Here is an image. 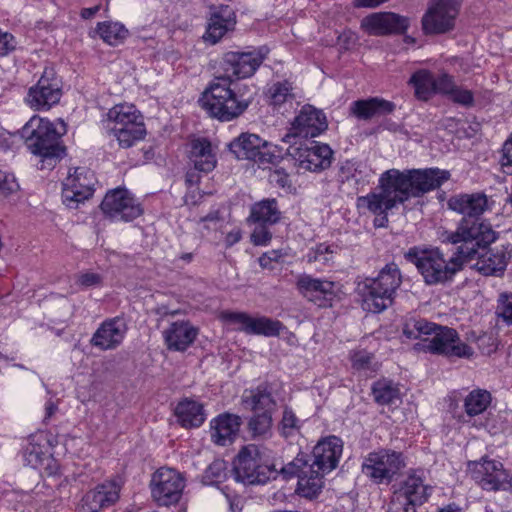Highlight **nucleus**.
I'll return each mask as SVG.
<instances>
[{
	"instance_id": "1",
	"label": "nucleus",
	"mask_w": 512,
	"mask_h": 512,
	"mask_svg": "<svg viewBox=\"0 0 512 512\" xmlns=\"http://www.w3.org/2000/svg\"><path fill=\"white\" fill-rule=\"evenodd\" d=\"M450 178L448 170L439 168L426 169H389L380 175L379 192L360 197L359 202L370 212L377 215L374 225L385 227L387 212L405 203L410 198L422 197L424 194L438 189Z\"/></svg>"
},
{
	"instance_id": "2",
	"label": "nucleus",
	"mask_w": 512,
	"mask_h": 512,
	"mask_svg": "<svg viewBox=\"0 0 512 512\" xmlns=\"http://www.w3.org/2000/svg\"><path fill=\"white\" fill-rule=\"evenodd\" d=\"M403 334L408 339L423 338V350L431 354L464 359H470L474 355L473 348L460 339L455 329L437 325L423 318L407 319L403 326Z\"/></svg>"
},
{
	"instance_id": "3",
	"label": "nucleus",
	"mask_w": 512,
	"mask_h": 512,
	"mask_svg": "<svg viewBox=\"0 0 512 512\" xmlns=\"http://www.w3.org/2000/svg\"><path fill=\"white\" fill-rule=\"evenodd\" d=\"M402 284L401 271L394 262L383 267L376 277L358 283L357 293L364 311L381 313L390 307Z\"/></svg>"
},
{
	"instance_id": "4",
	"label": "nucleus",
	"mask_w": 512,
	"mask_h": 512,
	"mask_svg": "<svg viewBox=\"0 0 512 512\" xmlns=\"http://www.w3.org/2000/svg\"><path fill=\"white\" fill-rule=\"evenodd\" d=\"M497 239L492 225L483 219H461L455 231L446 233L443 242L456 245L454 252L463 262L475 259Z\"/></svg>"
},
{
	"instance_id": "5",
	"label": "nucleus",
	"mask_w": 512,
	"mask_h": 512,
	"mask_svg": "<svg viewBox=\"0 0 512 512\" xmlns=\"http://www.w3.org/2000/svg\"><path fill=\"white\" fill-rule=\"evenodd\" d=\"M404 258L416 266L428 285L450 281L462 269L463 262L453 253L446 259L439 248L414 246L404 253Z\"/></svg>"
},
{
	"instance_id": "6",
	"label": "nucleus",
	"mask_w": 512,
	"mask_h": 512,
	"mask_svg": "<svg viewBox=\"0 0 512 512\" xmlns=\"http://www.w3.org/2000/svg\"><path fill=\"white\" fill-rule=\"evenodd\" d=\"M231 84V80L226 77H216L199 100L211 117L222 122L238 118L250 104V101L235 93Z\"/></svg>"
},
{
	"instance_id": "7",
	"label": "nucleus",
	"mask_w": 512,
	"mask_h": 512,
	"mask_svg": "<svg viewBox=\"0 0 512 512\" xmlns=\"http://www.w3.org/2000/svg\"><path fill=\"white\" fill-rule=\"evenodd\" d=\"M63 133L59 132L52 122L36 115L21 129V137L28 150L40 156L42 162L49 161V165L60 159L65 152L64 146L61 145Z\"/></svg>"
},
{
	"instance_id": "8",
	"label": "nucleus",
	"mask_w": 512,
	"mask_h": 512,
	"mask_svg": "<svg viewBox=\"0 0 512 512\" xmlns=\"http://www.w3.org/2000/svg\"><path fill=\"white\" fill-rule=\"evenodd\" d=\"M233 472L236 481L245 485L265 484L277 475L275 465L266 463L262 449L252 444L239 451Z\"/></svg>"
},
{
	"instance_id": "9",
	"label": "nucleus",
	"mask_w": 512,
	"mask_h": 512,
	"mask_svg": "<svg viewBox=\"0 0 512 512\" xmlns=\"http://www.w3.org/2000/svg\"><path fill=\"white\" fill-rule=\"evenodd\" d=\"M107 120L114 124L111 129L123 148L132 147L146 135L143 116L134 105H115L107 112Z\"/></svg>"
},
{
	"instance_id": "10",
	"label": "nucleus",
	"mask_w": 512,
	"mask_h": 512,
	"mask_svg": "<svg viewBox=\"0 0 512 512\" xmlns=\"http://www.w3.org/2000/svg\"><path fill=\"white\" fill-rule=\"evenodd\" d=\"M332 158L333 151L327 144L313 141L309 145H290L280 161L291 163L298 173L320 172L331 166Z\"/></svg>"
},
{
	"instance_id": "11",
	"label": "nucleus",
	"mask_w": 512,
	"mask_h": 512,
	"mask_svg": "<svg viewBox=\"0 0 512 512\" xmlns=\"http://www.w3.org/2000/svg\"><path fill=\"white\" fill-rule=\"evenodd\" d=\"M231 153L240 160H250L259 166L276 164L283 158L282 149L269 144L258 135L242 133L228 145Z\"/></svg>"
},
{
	"instance_id": "12",
	"label": "nucleus",
	"mask_w": 512,
	"mask_h": 512,
	"mask_svg": "<svg viewBox=\"0 0 512 512\" xmlns=\"http://www.w3.org/2000/svg\"><path fill=\"white\" fill-rule=\"evenodd\" d=\"M280 471L287 477L298 478L296 491L307 499L316 498L324 487L325 473L310 464L307 454H298L292 461L282 466Z\"/></svg>"
},
{
	"instance_id": "13",
	"label": "nucleus",
	"mask_w": 512,
	"mask_h": 512,
	"mask_svg": "<svg viewBox=\"0 0 512 512\" xmlns=\"http://www.w3.org/2000/svg\"><path fill=\"white\" fill-rule=\"evenodd\" d=\"M405 465V459L401 452L381 449L371 452L365 457L362 463V472L377 484L390 483Z\"/></svg>"
},
{
	"instance_id": "14",
	"label": "nucleus",
	"mask_w": 512,
	"mask_h": 512,
	"mask_svg": "<svg viewBox=\"0 0 512 512\" xmlns=\"http://www.w3.org/2000/svg\"><path fill=\"white\" fill-rule=\"evenodd\" d=\"M461 0H429L421 23L426 35L444 34L455 26Z\"/></svg>"
},
{
	"instance_id": "15",
	"label": "nucleus",
	"mask_w": 512,
	"mask_h": 512,
	"mask_svg": "<svg viewBox=\"0 0 512 512\" xmlns=\"http://www.w3.org/2000/svg\"><path fill=\"white\" fill-rule=\"evenodd\" d=\"M185 487V479L178 471L161 467L153 473L150 490L153 500L160 506H170L179 502Z\"/></svg>"
},
{
	"instance_id": "16",
	"label": "nucleus",
	"mask_w": 512,
	"mask_h": 512,
	"mask_svg": "<svg viewBox=\"0 0 512 512\" xmlns=\"http://www.w3.org/2000/svg\"><path fill=\"white\" fill-rule=\"evenodd\" d=\"M101 210L115 221L129 222L143 213L140 203L125 188H116L106 193Z\"/></svg>"
},
{
	"instance_id": "17",
	"label": "nucleus",
	"mask_w": 512,
	"mask_h": 512,
	"mask_svg": "<svg viewBox=\"0 0 512 512\" xmlns=\"http://www.w3.org/2000/svg\"><path fill=\"white\" fill-rule=\"evenodd\" d=\"M268 52L266 47H260L248 52L230 51L225 53L221 62L225 77L229 80L230 77L238 79L251 77L263 63Z\"/></svg>"
},
{
	"instance_id": "18",
	"label": "nucleus",
	"mask_w": 512,
	"mask_h": 512,
	"mask_svg": "<svg viewBox=\"0 0 512 512\" xmlns=\"http://www.w3.org/2000/svg\"><path fill=\"white\" fill-rule=\"evenodd\" d=\"M61 96L60 79L53 69L46 68L36 85L29 89L26 102L34 110H49Z\"/></svg>"
},
{
	"instance_id": "19",
	"label": "nucleus",
	"mask_w": 512,
	"mask_h": 512,
	"mask_svg": "<svg viewBox=\"0 0 512 512\" xmlns=\"http://www.w3.org/2000/svg\"><path fill=\"white\" fill-rule=\"evenodd\" d=\"M96 179L94 173L85 168L77 167L63 181L62 200L69 208H77L93 195Z\"/></svg>"
},
{
	"instance_id": "20",
	"label": "nucleus",
	"mask_w": 512,
	"mask_h": 512,
	"mask_svg": "<svg viewBox=\"0 0 512 512\" xmlns=\"http://www.w3.org/2000/svg\"><path fill=\"white\" fill-rule=\"evenodd\" d=\"M468 471L472 479L487 491L506 490L508 472L500 461L482 458L469 462Z\"/></svg>"
},
{
	"instance_id": "21",
	"label": "nucleus",
	"mask_w": 512,
	"mask_h": 512,
	"mask_svg": "<svg viewBox=\"0 0 512 512\" xmlns=\"http://www.w3.org/2000/svg\"><path fill=\"white\" fill-rule=\"evenodd\" d=\"M327 128L326 117L322 111L311 105H305L291 124L289 133L282 141L290 143L292 138H314Z\"/></svg>"
},
{
	"instance_id": "22",
	"label": "nucleus",
	"mask_w": 512,
	"mask_h": 512,
	"mask_svg": "<svg viewBox=\"0 0 512 512\" xmlns=\"http://www.w3.org/2000/svg\"><path fill=\"white\" fill-rule=\"evenodd\" d=\"M223 319L239 325V330L246 334L263 335L265 337L279 336L283 330V324L265 316L251 317L245 312H225Z\"/></svg>"
},
{
	"instance_id": "23",
	"label": "nucleus",
	"mask_w": 512,
	"mask_h": 512,
	"mask_svg": "<svg viewBox=\"0 0 512 512\" xmlns=\"http://www.w3.org/2000/svg\"><path fill=\"white\" fill-rule=\"evenodd\" d=\"M128 331V326L122 317H113L104 320L93 333L90 344L101 350H115L118 348Z\"/></svg>"
},
{
	"instance_id": "24",
	"label": "nucleus",
	"mask_w": 512,
	"mask_h": 512,
	"mask_svg": "<svg viewBox=\"0 0 512 512\" xmlns=\"http://www.w3.org/2000/svg\"><path fill=\"white\" fill-rule=\"evenodd\" d=\"M342 451V440L336 436H329L316 444L308 460L314 468L327 474L337 467Z\"/></svg>"
},
{
	"instance_id": "25",
	"label": "nucleus",
	"mask_w": 512,
	"mask_h": 512,
	"mask_svg": "<svg viewBox=\"0 0 512 512\" xmlns=\"http://www.w3.org/2000/svg\"><path fill=\"white\" fill-rule=\"evenodd\" d=\"M408 26V18L391 12L373 13L361 21V27L368 34L375 36L403 33Z\"/></svg>"
},
{
	"instance_id": "26",
	"label": "nucleus",
	"mask_w": 512,
	"mask_h": 512,
	"mask_svg": "<svg viewBox=\"0 0 512 512\" xmlns=\"http://www.w3.org/2000/svg\"><path fill=\"white\" fill-rule=\"evenodd\" d=\"M121 485L119 482L105 481L89 490L82 498L81 512H98L105 507L115 504L120 497Z\"/></svg>"
},
{
	"instance_id": "27",
	"label": "nucleus",
	"mask_w": 512,
	"mask_h": 512,
	"mask_svg": "<svg viewBox=\"0 0 512 512\" xmlns=\"http://www.w3.org/2000/svg\"><path fill=\"white\" fill-rule=\"evenodd\" d=\"M432 493V487L425 483L422 473L413 471L399 484L393 496L417 506L424 504Z\"/></svg>"
},
{
	"instance_id": "28",
	"label": "nucleus",
	"mask_w": 512,
	"mask_h": 512,
	"mask_svg": "<svg viewBox=\"0 0 512 512\" xmlns=\"http://www.w3.org/2000/svg\"><path fill=\"white\" fill-rule=\"evenodd\" d=\"M199 330L190 321L172 322L164 331L163 339L168 350L184 352L196 340Z\"/></svg>"
},
{
	"instance_id": "29",
	"label": "nucleus",
	"mask_w": 512,
	"mask_h": 512,
	"mask_svg": "<svg viewBox=\"0 0 512 512\" xmlns=\"http://www.w3.org/2000/svg\"><path fill=\"white\" fill-rule=\"evenodd\" d=\"M298 292L309 301L324 306L327 300L334 295V283L328 280L314 278L309 274H302L296 280Z\"/></svg>"
},
{
	"instance_id": "30",
	"label": "nucleus",
	"mask_w": 512,
	"mask_h": 512,
	"mask_svg": "<svg viewBox=\"0 0 512 512\" xmlns=\"http://www.w3.org/2000/svg\"><path fill=\"white\" fill-rule=\"evenodd\" d=\"M447 205L452 211L462 214V219H481L480 216L489 209L488 197L480 192L452 196Z\"/></svg>"
},
{
	"instance_id": "31",
	"label": "nucleus",
	"mask_w": 512,
	"mask_h": 512,
	"mask_svg": "<svg viewBox=\"0 0 512 512\" xmlns=\"http://www.w3.org/2000/svg\"><path fill=\"white\" fill-rule=\"evenodd\" d=\"M235 24L236 16L231 7L226 5L213 8L203 37L206 42L216 44L228 31L234 29Z\"/></svg>"
},
{
	"instance_id": "32",
	"label": "nucleus",
	"mask_w": 512,
	"mask_h": 512,
	"mask_svg": "<svg viewBox=\"0 0 512 512\" xmlns=\"http://www.w3.org/2000/svg\"><path fill=\"white\" fill-rule=\"evenodd\" d=\"M241 425V418L235 414L224 413L210 422L211 439L221 446L231 443L236 437Z\"/></svg>"
},
{
	"instance_id": "33",
	"label": "nucleus",
	"mask_w": 512,
	"mask_h": 512,
	"mask_svg": "<svg viewBox=\"0 0 512 512\" xmlns=\"http://www.w3.org/2000/svg\"><path fill=\"white\" fill-rule=\"evenodd\" d=\"M242 403L246 409L254 413L272 414L276 408V401L272 397L269 385L266 383L245 390L242 395Z\"/></svg>"
},
{
	"instance_id": "34",
	"label": "nucleus",
	"mask_w": 512,
	"mask_h": 512,
	"mask_svg": "<svg viewBox=\"0 0 512 512\" xmlns=\"http://www.w3.org/2000/svg\"><path fill=\"white\" fill-rule=\"evenodd\" d=\"M474 268L484 276L500 277L504 274L508 263L507 252L504 248H495L479 253Z\"/></svg>"
},
{
	"instance_id": "35",
	"label": "nucleus",
	"mask_w": 512,
	"mask_h": 512,
	"mask_svg": "<svg viewBox=\"0 0 512 512\" xmlns=\"http://www.w3.org/2000/svg\"><path fill=\"white\" fill-rule=\"evenodd\" d=\"M190 147L189 159L194 169L204 173L211 172L217 163L211 142L206 138H197L191 141Z\"/></svg>"
},
{
	"instance_id": "36",
	"label": "nucleus",
	"mask_w": 512,
	"mask_h": 512,
	"mask_svg": "<svg viewBox=\"0 0 512 512\" xmlns=\"http://www.w3.org/2000/svg\"><path fill=\"white\" fill-rule=\"evenodd\" d=\"M394 109L393 102L377 97L357 100L350 106L351 113L360 120H369L374 116L390 114Z\"/></svg>"
},
{
	"instance_id": "37",
	"label": "nucleus",
	"mask_w": 512,
	"mask_h": 512,
	"mask_svg": "<svg viewBox=\"0 0 512 512\" xmlns=\"http://www.w3.org/2000/svg\"><path fill=\"white\" fill-rule=\"evenodd\" d=\"M491 401V393L485 389L477 388L469 392L464 399V411L470 418L466 420V422L471 423L477 428L487 427V424L484 422L481 421L477 423L476 420L472 421V419L475 416L483 414L490 406Z\"/></svg>"
},
{
	"instance_id": "38",
	"label": "nucleus",
	"mask_w": 512,
	"mask_h": 512,
	"mask_svg": "<svg viewBox=\"0 0 512 512\" xmlns=\"http://www.w3.org/2000/svg\"><path fill=\"white\" fill-rule=\"evenodd\" d=\"M175 415L184 428L199 427L205 421L203 405L190 399H184L178 403Z\"/></svg>"
},
{
	"instance_id": "39",
	"label": "nucleus",
	"mask_w": 512,
	"mask_h": 512,
	"mask_svg": "<svg viewBox=\"0 0 512 512\" xmlns=\"http://www.w3.org/2000/svg\"><path fill=\"white\" fill-rule=\"evenodd\" d=\"M281 218L277 201L264 199L252 205L249 220L256 224H276Z\"/></svg>"
},
{
	"instance_id": "40",
	"label": "nucleus",
	"mask_w": 512,
	"mask_h": 512,
	"mask_svg": "<svg viewBox=\"0 0 512 512\" xmlns=\"http://www.w3.org/2000/svg\"><path fill=\"white\" fill-rule=\"evenodd\" d=\"M374 401L378 405H397L401 402V392L397 384L388 379H380L371 387Z\"/></svg>"
},
{
	"instance_id": "41",
	"label": "nucleus",
	"mask_w": 512,
	"mask_h": 512,
	"mask_svg": "<svg viewBox=\"0 0 512 512\" xmlns=\"http://www.w3.org/2000/svg\"><path fill=\"white\" fill-rule=\"evenodd\" d=\"M409 84L414 87L416 96L423 100L428 99L435 90L434 76L426 69L416 71L411 76Z\"/></svg>"
},
{
	"instance_id": "42",
	"label": "nucleus",
	"mask_w": 512,
	"mask_h": 512,
	"mask_svg": "<svg viewBox=\"0 0 512 512\" xmlns=\"http://www.w3.org/2000/svg\"><path fill=\"white\" fill-rule=\"evenodd\" d=\"M97 32L104 42L109 45H118L127 36V29L120 23L103 22L99 23Z\"/></svg>"
},
{
	"instance_id": "43",
	"label": "nucleus",
	"mask_w": 512,
	"mask_h": 512,
	"mask_svg": "<svg viewBox=\"0 0 512 512\" xmlns=\"http://www.w3.org/2000/svg\"><path fill=\"white\" fill-rule=\"evenodd\" d=\"M292 84L288 81L276 82L269 88L270 104L280 107L286 103H292L295 99Z\"/></svg>"
},
{
	"instance_id": "44",
	"label": "nucleus",
	"mask_w": 512,
	"mask_h": 512,
	"mask_svg": "<svg viewBox=\"0 0 512 512\" xmlns=\"http://www.w3.org/2000/svg\"><path fill=\"white\" fill-rule=\"evenodd\" d=\"M272 414L254 413L248 422L252 437L266 438L271 435Z\"/></svg>"
},
{
	"instance_id": "45",
	"label": "nucleus",
	"mask_w": 512,
	"mask_h": 512,
	"mask_svg": "<svg viewBox=\"0 0 512 512\" xmlns=\"http://www.w3.org/2000/svg\"><path fill=\"white\" fill-rule=\"evenodd\" d=\"M46 451L43 446L40 445L38 441H36L35 436L30 437L29 443L25 448L24 458L28 465L33 468H37L41 465Z\"/></svg>"
},
{
	"instance_id": "46",
	"label": "nucleus",
	"mask_w": 512,
	"mask_h": 512,
	"mask_svg": "<svg viewBox=\"0 0 512 512\" xmlns=\"http://www.w3.org/2000/svg\"><path fill=\"white\" fill-rule=\"evenodd\" d=\"M352 366L360 371L375 372L378 369V364L375 362V357L372 353L366 350H358L351 355Z\"/></svg>"
},
{
	"instance_id": "47",
	"label": "nucleus",
	"mask_w": 512,
	"mask_h": 512,
	"mask_svg": "<svg viewBox=\"0 0 512 512\" xmlns=\"http://www.w3.org/2000/svg\"><path fill=\"white\" fill-rule=\"evenodd\" d=\"M337 247L334 245H328L326 243L317 244L311 248L307 257L309 262H321L328 264L332 262L333 255L336 253Z\"/></svg>"
},
{
	"instance_id": "48",
	"label": "nucleus",
	"mask_w": 512,
	"mask_h": 512,
	"mask_svg": "<svg viewBox=\"0 0 512 512\" xmlns=\"http://www.w3.org/2000/svg\"><path fill=\"white\" fill-rule=\"evenodd\" d=\"M227 466L224 460L213 461L204 472V479L208 484L221 482L226 477Z\"/></svg>"
},
{
	"instance_id": "49",
	"label": "nucleus",
	"mask_w": 512,
	"mask_h": 512,
	"mask_svg": "<svg viewBox=\"0 0 512 512\" xmlns=\"http://www.w3.org/2000/svg\"><path fill=\"white\" fill-rule=\"evenodd\" d=\"M300 421L295 415L293 410L289 407H285L283 410L282 420L280 423V429L282 435L285 437L293 435L300 429Z\"/></svg>"
},
{
	"instance_id": "50",
	"label": "nucleus",
	"mask_w": 512,
	"mask_h": 512,
	"mask_svg": "<svg viewBox=\"0 0 512 512\" xmlns=\"http://www.w3.org/2000/svg\"><path fill=\"white\" fill-rule=\"evenodd\" d=\"M496 314L507 324H512V293L500 294Z\"/></svg>"
},
{
	"instance_id": "51",
	"label": "nucleus",
	"mask_w": 512,
	"mask_h": 512,
	"mask_svg": "<svg viewBox=\"0 0 512 512\" xmlns=\"http://www.w3.org/2000/svg\"><path fill=\"white\" fill-rule=\"evenodd\" d=\"M499 164L503 173L512 175V136L503 144Z\"/></svg>"
},
{
	"instance_id": "52",
	"label": "nucleus",
	"mask_w": 512,
	"mask_h": 512,
	"mask_svg": "<svg viewBox=\"0 0 512 512\" xmlns=\"http://www.w3.org/2000/svg\"><path fill=\"white\" fill-rule=\"evenodd\" d=\"M18 189L19 184L15 176L0 169V191L5 195H9L18 191Z\"/></svg>"
},
{
	"instance_id": "53",
	"label": "nucleus",
	"mask_w": 512,
	"mask_h": 512,
	"mask_svg": "<svg viewBox=\"0 0 512 512\" xmlns=\"http://www.w3.org/2000/svg\"><path fill=\"white\" fill-rule=\"evenodd\" d=\"M268 224H258L251 234V241L255 245H266L272 238V233L268 229Z\"/></svg>"
},
{
	"instance_id": "54",
	"label": "nucleus",
	"mask_w": 512,
	"mask_h": 512,
	"mask_svg": "<svg viewBox=\"0 0 512 512\" xmlns=\"http://www.w3.org/2000/svg\"><path fill=\"white\" fill-rule=\"evenodd\" d=\"M284 254L279 250H271L268 252H265L259 257V265L263 269H274V263H278L282 258Z\"/></svg>"
},
{
	"instance_id": "55",
	"label": "nucleus",
	"mask_w": 512,
	"mask_h": 512,
	"mask_svg": "<svg viewBox=\"0 0 512 512\" xmlns=\"http://www.w3.org/2000/svg\"><path fill=\"white\" fill-rule=\"evenodd\" d=\"M435 90L434 92L439 93H451L455 85L451 76L446 73L440 74L437 78H434Z\"/></svg>"
},
{
	"instance_id": "56",
	"label": "nucleus",
	"mask_w": 512,
	"mask_h": 512,
	"mask_svg": "<svg viewBox=\"0 0 512 512\" xmlns=\"http://www.w3.org/2000/svg\"><path fill=\"white\" fill-rule=\"evenodd\" d=\"M101 281L102 278L99 274L94 272H85L77 276L76 284L83 288H89L100 285Z\"/></svg>"
},
{
	"instance_id": "57",
	"label": "nucleus",
	"mask_w": 512,
	"mask_h": 512,
	"mask_svg": "<svg viewBox=\"0 0 512 512\" xmlns=\"http://www.w3.org/2000/svg\"><path fill=\"white\" fill-rule=\"evenodd\" d=\"M16 47V41L12 34L0 30V56H6Z\"/></svg>"
},
{
	"instance_id": "58",
	"label": "nucleus",
	"mask_w": 512,
	"mask_h": 512,
	"mask_svg": "<svg viewBox=\"0 0 512 512\" xmlns=\"http://www.w3.org/2000/svg\"><path fill=\"white\" fill-rule=\"evenodd\" d=\"M270 181L281 188H290L291 180L284 168H277L270 174Z\"/></svg>"
},
{
	"instance_id": "59",
	"label": "nucleus",
	"mask_w": 512,
	"mask_h": 512,
	"mask_svg": "<svg viewBox=\"0 0 512 512\" xmlns=\"http://www.w3.org/2000/svg\"><path fill=\"white\" fill-rule=\"evenodd\" d=\"M451 98L454 102L469 106L473 103V94L469 90H463L454 87L453 91H451Z\"/></svg>"
},
{
	"instance_id": "60",
	"label": "nucleus",
	"mask_w": 512,
	"mask_h": 512,
	"mask_svg": "<svg viewBox=\"0 0 512 512\" xmlns=\"http://www.w3.org/2000/svg\"><path fill=\"white\" fill-rule=\"evenodd\" d=\"M387 512H416L415 506L392 496Z\"/></svg>"
},
{
	"instance_id": "61",
	"label": "nucleus",
	"mask_w": 512,
	"mask_h": 512,
	"mask_svg": "<svg viewBox=\"0 0 512 512\" xmlns=\"http://www.w3.org/2000/svg\"><path fill=\"white\" fill-rule=\"evenodd\" d=\"M356 39L355 33L351 30H345L338 36L339 44L345 49H348L353 45L356 42Z\"/></svg>"
},
{
	"instance_id": "62",
	"label": "nucleus",
	"mask_w": 512,
	"mask_h": 512,
	"mask_svg": "<svg viewBox=\"0 0 512 512\" xmlns=\"http://www.w3.org/2000/svg\"><path fill=\"white\" fill-rule=\"evenodd\" d=\"M242 238L240 229H233L229 233H227L225 237V244L227 247H231L234 244L238 243Z\"/></svg>"
},
{
	"instance_id": "63",
	"label": "nucleus",
	"mask_w": 512,
	"mask_h": 512,
	"mask_svg": "<svg viewBox=\"0 0 512 512\" xmlns=\"http://www.w3.org/2000/svg\"><path fill=\"white\" fill-rule=\"evenodd\" d=\"M352 171H356L355 164L352 162H346L340 169L342 179L349 180L350 177H355Z\"/></svg>"
},
{
	"instance_id": "64",
	"label": "nucleus",
	"mask_w": 512,
	"mask_h": 512,
	"mask_svg": "<svg viewBox=\"0 0 512 512\" xmlns=\"http://www.w3.org/2000/svg\"><path fill=\"white\" fill-rule=\"evenodd\" d=\"M99 9H100L99 5H96L94 7L84 8L81 11V16L84 19L92 18L99 11Z\"/></svg>"
}]
</instances>
